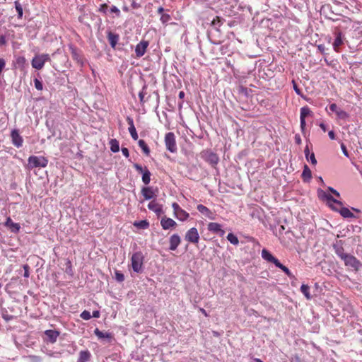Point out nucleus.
<instances>
[{"instance_id":"f257e3e1","label":"nucleus","mask_w":362,"mask_h":362,"mask_svg":"<svg viewBox=\"0 0 362 362\" xmlns=\"http://www.w3.org/2000/svg\"><path fill=\"white\" fill-rule=\"evenodd\" d=\"M144 256L141 252H135L131 258L132 267L134 272L140 273L143 269Z\"/></svg>"},{"instance_id":"f03ea898","label":"nucleus","mask_w":362,"mask_h":362,"mask_svg":"<svg viewBox=\"0 0 362 362\" xmlns=\"http://www.w3.org/2000/svg\"><path fill=\"white\" fill-rule=\"evenodd\" d=\"M28 166L30 168L37 167L45 168L48 164V160L43 156H32L28 158Z\"/></svg>"},{"instance_id":"7ed1b4c3","label":"nucleus","mask_w":362,"mask_h":362,"mask_svg":"<svg viewBox=\"0 0 362 362\" xmlns=\"http://www.w3.org/2000/svg\"><path fill=\"white\" fill-rule=\"evenodd\" d=\"M343 261L346 267L356 272L358 271L362 265L359 260H358L354 256L349 254L344 257Z\"/></svg>"},{"instance_id":"20e7f679","label":"nucleus","mask_w":362,"mask_h":362,"mask_svg":"<svg viewBox=\"0 0 362 362\" xmlns=\"http://www.w3.org/2000/svg\"><path fill=\"white\" fill-rule=\"evenodd\" d=\"M50 61L48 54L36 55L32 60V66L37 70H40L44 66L46 62Z\"/></svg>"},{"instance_id":"39448f33","label":"nucleus","mask_w":362,"mask_h":362,"mask_svg":"<svg viewBox=\"0 0 362 362\" xmlns=\"http://www.w3.org/2000/svg\"><path fill=\"white\" fill-rule=\"evenodd\" d=\"M165 144L166 148L171 153H175L177 151L175 136L173 132H168L165 134Z\"/></svg>"},{"instance_id":"423d86ee","label":"nucleus","mask_w":362,"mask_h":362,"mask_svg":"<svg viewBox=\"0 0 362 362\" xmlns=\"http://www.w3.org/2000/svg\"><path fill=\"white\" fill-rule=\"evenodd\" d=\"M334 35L335 39L332 44L333 48L336 52H339V47L344 44L345 38L341 31L338 28H335Z\"/></svg>"},{"instance_id":"0eeeda50","label":"nucleus","mask_w":362,"mask_h":362,"mask_svg":"<svg viewBox=\"0 0 362 362\" xmlns=\"http://www.w3.org/2000/svg\"><path fill=\"white\" fill-rule=\"evenodd\" d=\"M202 158L205 159L209 163H210L212 166L216 165L219 160L218 156L209 151H203L202 153Z\"/></svg>"},{"instance_id":"6e6552de","label":"nucleus","mask_w":362,"mask_h":362,"mask_svg":"<svg viewBox=\"0 0 362 362\" xmlns=\"http://www.w3.org/2000/svg\"><path fill=\"white\" fill-rule=\"evenodd\" d=\"M185 239L189 243H197L199 240V235L196 228H190L185 235Z\"/></svg>"},{"instance_id":"1a4fd4ad","label":"nucleus","mask_w":362,"mask_h":362,"mask_svg":"<svg viewBox=\"0 0 362 362\" xmlns=\"http://www.w3.org/2000/svg\"><path fill=\"white\" fill-rule=\"evenodd\" d=\"M148 45V42L146 40H141L139 44L136 45L135 48L136 57L139 58L144 55Z\"/></svg>"},{"instance_id":"9d476101","label":"nucleus","mask_w":362,"mask_h":362,"mask_svg":"<svg viewBox=\"0 0 362 362\" xmlns=\"http://www.w3.org/2000/svg\"><path fill=\"white\" fill-rule=\"evenodd\" d=\"M12 144L17 148H20L23 145V139L19 134L18 131L13 129L11 134Z\"/></svg>"},{"instance_id":"9b49d317","label":"nucleus","mask_w":362,"mask_h":362,"mask_svg":"<svg viewBox=\"0 0 362 362\" xmlns=\"http://www.w3.org/2000/svg\"><path fill=\"white\" fill-rule=\"evenodd\" d=\"M318 196L321 199L325 200L327 203L333 202L334 203H336L339 206L343 205L341 202L335 199L332 195L327 194L322 189L318 190Z\"/></svg>"},{"instance_id":"f8f14e48","label":"nucleus","mask_w":362,"mask_h":362,"mask_svg":"<svg viewBox=\"0 0 362 362\" xmlns=\"http://www.w3.org/2000/svg\"><path fill=\"white\" fill-rule=\"evenodd\" d=\"M160 225L164 230H168L175 228L177 223L173 219L164 216L160 220Z\"/></svg>"},{"instance_id":"ddd939ff","label":"nucleus","mask_w":362,"mask_h":362,"mask_svg":"<svg viewBox=\"0 0 362 362\" xmlns=\"http://www.w3.org/2000/svg\"><path fill=\"white\" fill-rule=\"evenodd\" d=\"M45 334L47 337V340L53 344L57 341L59 332L57 330L48 329L45 332Z\"/></svg>"},{"instance_id":"4468645a","label":"nucleus","mask_w":362,"mask_h":362,"mask_svg":"<svg viewBox=\"0 0 362 362\" xmlns=\"http://www.w3.org/2000/svg\"><path fill=\"white\" fill-rule=\"evenodd\" d=\"M169 242H170L169 249L172 251H174L177 249L178 245L180 244L181 239L178 235L174 234L170 238Z\"/></svg>"},{"instance_id":"2eb2a0df","label":"nucleus","mask_w":362,"mask_h":362,"mask_svg":"<svg viewBox=\"0 0 362 362\" xmlns=\"http://www.w3.org/2000/svg\"><path fill=\"white\" fill-rule=\"evenodd\" d=\"M262 257L269 262H272L275 264V266L279 263V260L274 257L267 250L263 249L262 251Z\"/></svg>"},{"instance_id":"dca6fc26","label":"nucleus","mask_w":362,"mask_h":362,"mask_svg":"<svg viewBox=\"0 0 362 362\" xmlns=\"http://www.w3.org/2000/svg\"><path fill=\"white\" fill-rule=\"evenodd\" d=\"M207 228L209 231L218 233L220 235H223L225 233V231L221 229V226L217 223H209Z\"/></svg>"},{"instance_id":"f3484780","label":"nucleus","mask_w":362,"mask_h":362,"mask_svg":"<svg viewBox=\"0 0 362 362\" xmlns=\"http://www.w3.org/2000/svg\"><path fill=\"white\" fill-rule=\"evenodd\" d=\"M127 121L128 124L129 126V132L132 139L134 140H137L138 139V134H137L136 128H135L134 124L133 119L129 117H127Z\"/></svg>"},{"instance_id":"a211bd4d","label":"nucleus","mask_w":362,"mask_h":362,"mask_svg":"<svg viewBox=\"0 0 362 362\" xmlns=\"http://www.w3.org/2000/svg\"><path fill=\"white\" fill-rule=\"evenodd\" d=\"M5 226L8 227L13 233H18L21 228L20 225L18 223H13L10 217L7 218Z\"/></svg>"},{"instance_id":"6ab92c4d","label":"nucleus","mask_w":362,"mask_h":362,"mask_svg":"<svg viewBox=\"0 0 362 362\" xmlns=\"http://www.w3.org/2000/svg\"><path fill=\"white\" fill-rule=\"evenodd\" d=\"M148 208L150 210L154 211L158 215H159L162 212L161 206L154 200L149 202Z\"/></svg>"},{"instance_id":"aec40b11","label":"nucleus","mask_w":362,"mask_h":362,"mask_svg":"<svg viewBox=\"0 0 362 362\" xmlns=\"http://www.w3.org/2000/svg\"><path fill=\"white\" fill-rule=\"evenodd\" d=\"M141 194L146 200H149L154 197V192L151 187H143Z\"/></svg>"},{"instance_id":"412c9836","label":"nucleus","mask_w":362,"mask_h":362,"mask_svg":"<svg viewBox=\"0 0 362 362\" xmlns=\"http://www.w3.org/2000/svg\"><path fill=\"white\" fill-rule=\"evenodd\" d=\"M108 41L112 48H115L119 40V35L111 32L107 34Z\"/></svg>"},{"instance_id":"4be33fe9","label":"nucleus","mask_w":362,"mask_h":362,"mask_svg":"<svg viewBox=\"0 0 362 362\" xmlns=\"http://www.w3.org/2000/svg\"><path fill=\"white\" fill-rule=\"evenodd\" d=\"M339 206L340 207L339 212L344 218H347L355 217L354 214L348 208L343 207L342 205Z\"/></svg>"},{"instance_id":"5701e85b","label":"nucleus","mask_w":362,"mask_h":362,"mask_svg":"<svg viewBox=\"0 0 362 362\" xmlns=\"http://www.w3.org/2000/svg\"><path fill=\"white\" fill-rule=\"evenodd\" d=\"M90 358V353L86 351H81L79 353V357L78 359V362H87L89 361Z\"/></svg>"},{"instance_id":"b1692460","label":"nucleus","mask_w":362,"mask_h":362,"mask_svg":"<svg viewBox=\"0 0 362 362\" xmlns=\"http://www.w3.org/2000/svg\"><path fill=\"white\" fill-rule=\"evenodd\" d=\"M302 177L305 182H308L312 177L311 170L307 165H304Z\"/></svg>"},{"instance_id":"393cba45","label":"nucleus","mask_w":362,"mask_h":362,"mask_svg":"<svg viewBox=\"0 0 362 362\" xmlns=\"http://www.w3.org/2000/svg\"><path fill=\"white\" fill-rule=\"evenodd\" d=\"M334 249L335 251V253L339 257H340L342 260L344 258L345 256H346L348 254L344 252V250L341 245H334Z\"/></svg>"},{"instance_id":"a878e982","label":"nucleus","mask_w":362,"mask_h":362,"mask_svg":"<svg viewBox=\"0 0 362 362\" xmlns=\"http://www.w3.org/2000/svg\"><path fill=\"white\" fill-rule=\"evenodd\" d=\"M94 333L100 339L107 338L110 339L112 338V334L110 333L103 332L100 331L98 328L95 329Z\"/></svg>"},{"instance_id":"bb28decb","label":"nucleus","mask_w":362,"mask_h":362,"mask_svg":"<svg viewBox=\"0 0 362 362\" xmlns=\"http://www.w3.org/2000/svg\"><path fill=\"white\" fill-rule=\"evenodd\" d=\"M151 180V173L147 169L145 168L144 173H142V181L145 185H148Z\"/></svg>"},{"instance_id":"cd10ccee","label":"nucleus","mask_w":362,"mask_h":362,"mask_svg":"<svg viewBox=\"0 0 362 362\" xmlns=\"http://www.w3.org/2000/svg\"><path fill=\"white\" fill-rule=\"evenodd\" d=\"M110 149L112 152L116 153L119 150V145L118 141L112 139L110 141Z\"/></svg>"},{"instance_id":"c85d7f7f","label":"nucleus","mask_w":362,"mask_h":362,"mask_svg":"<svg viewBox=\"0 0 362 362\" xmlns=\"http://www.w3.org/2000/svg\"><path fill=\"white\" fill-rule=\"evenodd\" d=\"M139 147L142 149L143 152L146 155L148 156L150 153V149L146 142L140 139L138 142Z\"/></svg>"},{"instance_id":"c756f323","label":"nucleus","mask_w":362,"mask_h":362,"mask_svg":"<svg viewBox=\"0 0 362 362\" xmlns=\"http://www.w3.org/2000/svg\"><path fill=\"white\" fill-rule=\"evenodd\" d=\"M313 112L308 106L301 107L300 109V117L305 118L308 116L312 115Z\"/></svg>"},{"instance_id":"7c9ffc66","label":"nucleus","mask_w":362,"mask_h":362,"mask_svg":"<svg viewBox=\"0 0 362 362\" xmlns=\"http://www.w3.org/2000/svg\"><path fill=\"white\" fill-rule=\"evenodd\" d=\"M26 64V59L24 57L20 56L16 58V64L18 68H23Z\"/></svg>"},{"instance_id":"2f4dec72","label":"nucleus","mask_w":362,"mask_h":362,"mask_svg":"<svg viewBox=\"0 0 362 362\" xmlns=\"http://www.w3.org/2000/svg\"><path fill=\"white\" fill-rule=\"evenodd\" d=\"M310 287L308 285L303 284L300 287L301 292L305 295V298L309 300L311 298V296L309 292Z\"/></svg>"},{"instance_id":"473e14b6","label":"nucleus","mask_w":362,"mask_h":362,"mask_svg":"<svg viewBox=\"0 0 362 362\" xmlns=\"http://www.w3.org/2000/svg\"><path fill=\"white\" fill-rule=\"evenodd\" d=\"M227 240L234 245H237L239 243V240L237 236L231 233L227 235Z\"/></svg>"},{"instance_id":"72a5a7b5","label":"nucleus","mask_w":362,"mask_h":362,"mask_svg":"<svg viewBox=\"0 0 362 362\" xmlns=\"http://www.w3.org/2000/svg\"><path fill=\"white\" fill-rule=\"evenodd\" d=\"M189 217V214L186 212L185 210L182 209L179 214L175 216V218L179 219L180 221H185Z\"/></svg>"},{"instance_id":"f704fd0d","label":"nucleus","mask_w":362,"mask_h":362,"mask_svg":"<svg viewBox=\"0 0 362 362\" xmlns=\"http://www.w3.org/2000/svg\"><path fill=\"white\" fill-rule=\"evenodd\" d=\"M197 210L202 213V214H205L206 216H209V214H211V211H209V209L206 207L205 206L202 205V204H199L197 206Z\"/></svg>"},{"instance_id":"c9c22d12","label":"nucleus","mask_w":362,"mask_h":362,"mask_svg":"<svg viewBox=\"0 0 362 362\" xmlns=\"http://www.w3.org/2000/svg\"><path fill=\"white\" fill-rule=\"evenodd\" d=\"M276 267L284 272L288 276L291 277L293 276L290 270L286 267L283 265L280 262H279Z\"/></svg>"},{"instance_id":"e433bc0d","label":"nucleus","mask_w":362,"mask_h":362,"mask_svg":"<svg viewBox=\"0 0 362 362\" xmlns=\"http://www.w3.org/2000/svg\"><path fill=\"white\" fill-rule=\"evenodd\" d=\"M15 7L16 11L18 12V16L19 18H21L23 16V8L21 4L18 1H15Z\"/></svg>"},{"instance_id":"4c0bfd02","label":"nucleus","mask_w":362,"mask_h":362,"mask_svg":"<svg viewBox=\"0 0 362 362\" xmlns=\"http://www.w3.org/2000/svg\"><path fill=\"white\" fill-rule=\"evenodd\" d=\"M146 88V86H144L143 87V89L139 93V100H140V103L143 105L145 103V102L146 101L144 98H145V95H146V93L145 91Z\"/></svg>"},{"instance_id":"58836bf2","label":"nucleus","mask_w":362,"mask_h":362,"mask_svg":"<svg viewBox=\"0 0 362 362\" xmlns=\"http://www.w3.org/2000/svg\"><path fill=\"white\" fill-rule=\"evenodd\" d=\"M148 222L147 221H141L139 222H135L134 226L140 228H146L148 227Z\"/></svg>"},{"instance_id":"ea45409f","label":"nucleus","mask_w":362,"mask_h":362,"mask_svg":"<svg viewBox=\"0 0 362 362\" xmlns=\"http://www.w3.org/2000/svg\"><path fill=\"white\" fill-rule=\"evenodd\" d=\"M115 279L119 282H122L124 280V274L119 271L116 270L115 272Z\"/></svg>"},{"instance_id":"a19ab883","label":"nucleus","mask_w":362,"mask_h":362,"mask_svg":"<svg viewBox=\"0 0 362 362\" xmlns=\"http://www.w3.org/2000/svg\"><path fill=\"white\" fill-rule=\"evenodd\" d=\"M337 117H338L339 119H346V118L349 117L348 113H347V112H346L345 111H344L343 110H341V108H340V110L337 112Z\"/></svg>"},{"instance_id":"79ce46f5","label":"nucleus","mask_w":362,"mask_h":362,"mask_svg":"<svg viewBox=\"0 0 362 362\" xmlns=\"http://www.w3.org/2000/svg\"><path fill=\"white\" fill-rule=\"evenodd\" d=\"M80 316L83 320H88L91 318L90 312L87 311V310L83 311Z\"/></svg>"},{"instance_id":"37998d69","label":"nucleus","mask_w":362,"mask_h":362,"mask_svg":"<svg viewBox=\"0 0 362 362\" xmlns=\"http://www.w3.org/2000/svg\"><path fill=\"white\" fill-rule=\"evenodd\" d=\"M172 207L173 209V211H174V215L175 216L179 214V212L182 209H181V207L179 206L178 204L174 202L173 204H172Z\"/></svg>"},{"instance_id":"c03bdc74","label":"nucleus","mask_w":362,"mask_h":362,"mask_svg":"<svg viewBox=\"0 0 362 362\" xmlns=\"http://www.w3.org/2000/svg\"><path fill=\"white\" fill-rule=\"evenodd\" d=\"M71 54L73 59L77 61L78 62H80L81 59L80 55L76 52V49H74V48H71Z\"/></svg>"},{"instance_id":"a18cd8bd","label":"nucleus","mask_w":362,"mask_h":362,"mask_svg":"<svg viewBox=\"0 0 362 362\" xmlns=\"http://www.w3.org/2000/svg\"><path fill=\"white\" fill-rule=\"evenodd\" d=\"M34 83H35V87L37 90H42L43 86H42V82L40 80H38L37 78H35L34 80Z\"/></svg>"},{"instance_id":"49530a36","label":"nucleus","mask_w":362,"mask_h":362,"mask_svg":"<svg viewBox=\"0 0 362 362\" xmlns=\"http://www.w3.org/2000/svg\"><path fill=\"white\" fill-rule=\"evenodd\" d=\"M328 204V206L334 211H338L339 212V210L340 209V207L339 206L338 204H337L336 203H334L333 202H327V203Z\"/></svg>"},{"instance_id":"de8ad7c7","label":"nucleus","mask_w":362,"mask_h":362,"mask_svg":"<svg viewBox=\"0 0 362 362\" xmlns=\"http://www.w3.org/2000/svg\"><path fill=\"white\" fill-rule=\"evenodd\" d=\"M329 109L332 112H335L336 114L337 113V112L340 110L339 107H338V106L335 104V103H332L329 105Z\"/></svg>"},{"instance_id":"09e8293b","label":"nucleus","mask_w":362,"mask_h":362,"mask_svg":"<svg viewBox=\"0 0 362 362\" xmlns=\"http://www.w3.org/2000/svg\"><path fill=\"white\" fill-rule=\"evenodd\" d=\"M170 19V16L168 14H163L160 17V21L163 23H166V22L169 21Z\"/></svg>"},{"instance_id":"8fccbe9b","label":"nucleus","mask_w":362,"mask_h":362,"mask_svg":"<svg viewBox=\"0 0 362 362\" xmlns=\"http://www.w3.org/2000/svg\"><path fill=\"white\" fill-rule=\"evenodd\" d=\"M134 168L136 170L137 172L139 173H143L144 170L143 169L142 166L138 163L134 164Z\"/></svg>"},{"instance_id":"3c124183","label":"nucleus","mask_w":362,"mask_h":362,"mask_svg":"<svg viewBox=\"0 0 362 362\" xmlns=\"http://www.w3.org/2000/svg\"><path fill=\"white\" fill-rule=\"evenodd\" d=\"M308 160H310V163L313 164V165H316L317 164V160L315 158V154L313 153H311V155L310 156H308Z\"/></svg>"},{"instance_id":"603ef678","label":"nucleus","mask_w":362,"mask_h":362,"mask_svg":"<svg viewBox=\"0 0 362 362\" xmlns=\"http://www.w3.org/2000/svg\"><path fill=\"white\" fill-rule=\"evenodd\" d=\"M341 151H342V152H343L344 155L345 156H346V157H349V155L348 151H347V149H346V146H345L343 143H342V144H341Z\"/></svg>"},{"instance_id":"864d4df0","label":"nucleus","mask_w":362,"mask_h":362,"mask_svg":"<svg viewBox=\"0 0 362 362\" xmlns=\"http://www.w3.org/2000/svg\"><path fill=\"white\" fill-rule=\"evenodd\" d=\"M122 153L126 158H128L129 156V150L125 147L122 148Z\"/></svg>"},{"instance_id":"5fc2aeb1","label":"nucleus","mask_w":362,"mask_h":362,"mask_svg":"<svg viewBox=\"0 0 362 362\" xmlns=\"http://www.w3.org/2000/svg\"><path fill=\"white\" fill-rule=\"evenodd\" d=\"M328 190L329 192H331L332 194H334L335 196H337V197H339L340 196L339 193L336 189H334V188H332L331 187H328Z\"/></svg>"},{"instance_id":"6e6d98bb","label":"nucleus","mask_w":362,"mask_h":362,"mask_svg":"<svg viewBox=\"0 0 362 362\" xmlns=\"http://www.w3.org/2000/svg\"><path fill=\"white\" fill-rule=\"evenodd\" d=\"M23 269L25 270V272H24V276L25 277H28L29 276V267L28 265L25 264L23 266Z\"/></svg>"},{"instance_id":"4d7b16f0","label":"nucleus","mask_w":362,"mask_h":362,"mask_svg":"<svg viewBox=\"0 0 362 362\" xmlns=\"http://www.w3.org/2000/svg\"><path fill=\"white\" fill-rule=\"evenodd\" d=\"M107 8L108 6L106 4H104L100 6L99 11L103 13H106Z\"/></svg>"},{"instance_id":"13d9d810","label":"nucleus","mask_w":362,"mask_h":362,"mask_svg":"<svg viewBox=\"0 0 362 362\" xmlns=\"http://www.w3.org/2000/svg\"><path fill=\"white\" fill-rule=\"evenodd\" d=\"M300 128L303 132L305 128V119L300 117Z\"/></svg>"},{"instance_id":"bf43d9fd","label":"nucleus","mask_w":362,"mask_h":362,"mask_svg":"<svg viewBox=\"0 0 362 362\" xmlns=\"http://www.w3.org/2000/svg\"><path fill=\"white\" fill-rule=\"evenodd\" d=\"M5 66V61L3 59H0V74L2 72V70L4 69Z\"/></svg>"},{"instance_id":"052dcab7","label":"nucleus","mask_w":362,"mask_h":362,"mask_svg":"<svg viewBox=\"0 0 362 362\" xmlns=\"http://www.w3.org/2000/svg\"><path fill=\"white\" fill-rule=\"evenodd\" d=\"M304 153H305V156L306 159L308 160L309 159L308 156H309V154H310V150H309V147H308V145L305 148Z\"/></svg>"},{"instance_id":"680f3d73","label":"nucleus","mask_w":362,"mask_h":362,"mask_svg":"<svg viewBox=\"0 0 362 362\" xmlns=\"http://www.w3.org/2000/svg\"><path fill=\"white\" fill-rule=\"evenodd\" d=\"M110 10L112 13H119L120 12L119 10L115 6H112Z\"/></svg>"},{"instance_id":"e2e57ef3","label":"nucleus","mask_w":362,"mask_h":362,"mask_svg":"<svg viewBox=\"0 0 362 362\" xmlns=\"http://www.w3.org/2000/svg\"><path fill=\"white\" fill-rule=\"evenodd\" d=\"M328 135L330 139L334 140L335 139V134L333 131H329Z\"/></svg>"},{"instance_id":"0e129e2a","label":"nucleus","mask_w":362,"mask_h":362,"mask_svg":"<svg viewBox=\"0 0 362 362\" xmlns=\"http://www.w3.org/2000/svg\"><path fill=\"white\" fill-rule=\"evenodd\" d=\"M295 141H296V143L298 144H300L301 143V139L299 135L295 136Z\"/></svg>"},{"instance_id":"69168bd1","label":"nucleus","mask_w":362,"mask_h":362,"mask_svg":"<svg viewBox=\"0 0 362 362\" xmlns=\"http://www.w3.org/2000/svg\"><path fill=\"white\" fill-rule=\"evenodd\" d=\"M6 43L5 37L3 35L0 36V46L4 45Z\"/></svg>"},{"instance_id":"338daca9","label":"nucleus","mask_w":362,"mask_h":362,"mask_svg":"<svg viewBox=\"0 0 362 362\" xmlns=\"http://www.w3.org/2000/svg\"><path fill=\"white\" fill-rule=\"evenodd\" d=\"M93 317H96V318L99 317H100V312H99V311H98V310H96V311H93Z\"/></svg>"},{"instance_id":"774afa93","label":"nucleus","mask_w":362,"mask_h":362,"mask_svg":"<svg viewBox=\"0 0 362 362\" xmlns=\"http://www.w3.org/2000/svg\"><path fill=\"white\" fill-rule=\"evenodd\" d=\"M320 127L322 129V130L323 132H326V130H327L326 129V126H325V124L324 123H320Z\"/></svg>"}]
</instances>
